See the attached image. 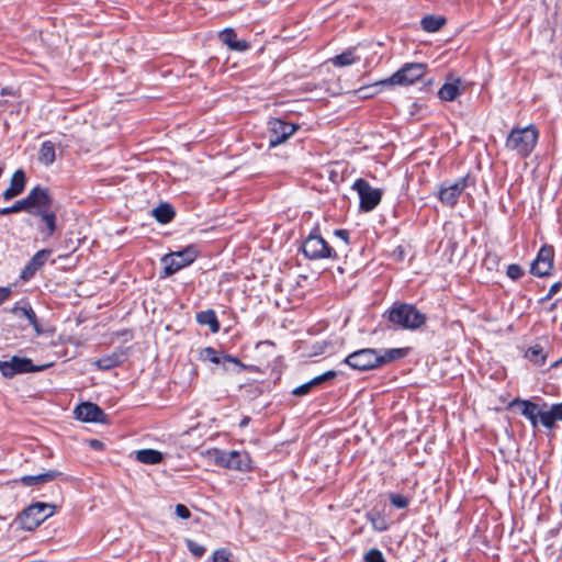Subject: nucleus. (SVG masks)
I'll return each mask as SVG.
<instances>
[{"mask_svg":"<svg viewBox=\"0 0 562 562\" xmlns=\"http://www.w3.org/2000/svg\"><path fill=\"white\" fill-rule=\"evenodd\" d=\"M151 215L158 223L167 224L173 220L176 212L171 204L164 202L153 209Z\"/></svg>","mask_w":562,"mask_h":562,"instance_id":"cd10ccee","label":"nucleus"},{"mask_svg":"<svg viewBox=\"0 0 562 562\" xmlns=\"http://www.w3.org/2000/svg\"><path fill=\"white\" fill-rule=\"evenodd\" d=\"M24 199L29 212L31 213L33 212V209L35 211L50 209L53 202V199L49 195L48 190L40 186L33 188Z\"/></svg>","mask_w":562,"mask_h":562,"instance_id":"f3484780","label":"nucleus"},{"mask_svg":"<svg viewBox=\"0 0 562 562\" xmlns=\"http://www.w3.org/2000/svg\"><path fill=\"white\" fill-rule=\"evenodd\" d=\"M200 358L204 361L207 360L212 363L221 364L225 371L232 370L239 373L248 368L238 358L217 351L213 347L203 348L200 352Z\"/></svg>","mask_w":562,"mask_h":562,"instance_id":"0eeeda50","label":"nucleus"},{"mask_svg":"<svg viewBox=\"0 0 562 562\" xmlns=\"http://www.w3.org/2000/svg\"><path fill=\"white\" fill-rule=\"evenodd\" d=\"M337 375L336 371L334 370H329L318 376H315L314 379H312L311 381H308L307 383L310 384V386L313 389L315 386H318L321 385L322 383L326 382V381H330L333 379H335Z\"/></svg>","mask_w":562,"mask_h":562,"instance_id":"4c0bfd02","label":"nucleus"},{"mask_svg":"<svg viewBox=\"0 0 562 562\" xmlns=\"http://www.w3.org/2000/svg\"><path fill=\"white\" fill-rule=\"evenodd\" d=\"M387 321L396 328L418 329L426 323V315L414 305L407 303H394L385 313Z\"/></svg>","mask_w":562,"mask_h":562,"instance_id":"f257e3e1","label":"nucleus"},{"mask_svg":"<svg viewBox=\"0 0 562 562\" xmlns=\"http://www.w3.org/2000/svg\"><path fill=\"white\" fill-rule=\"evenodd\" d=\"M232 552L226 548H221L214 551L212 561L213 562H231Z\"/></svg>","mask_w":562,"mask_h":562,"instance_id":"a19ab883","label":"nucleus"},{"mask_svg":"<svg viewBox=\"0 0 562 562\" xmlns=\"http://www.w3.org/2000/svg\"><path fill=\"white\" fill-rule=\"evenodd\" d=\"M420 24L424 31L434 33L446 24V19L441 15H426L422 19Z\"/></svg>","mask_w":562,"mask_h":562,"instance_id":"72a5a7b5","label":"nucleus"},{"mask_svg":"<svg viewBox=\"0 0 562 562\" xmlns=\"http://www.w3.org/2000/svg\"><path fill=\"white\" fill-rule=\"evenodd\" d=\"M366 518L371 522L374 531L384 532L390 527V522L382 510L372 509L366 514Z\"/></svg>","mask_w":562,"mask_h":562,"instance_id":"a878e982","label":"nucleus"},{"mask_svg":"<svg viewBox=\"0 0 562 562\" xmlns=\"http://www.w3.org/2000/svg\"><path fill=\"white\" fill-rule=\"evenodd\" d=\"M468 180L469 178L464 177L454 182H443L438 191V199L440 202L450 207L454 206L458 203L461 193L467 188Z\"/></svg>","mask_w":562,"mask_h":562,"instance_id":"f8f14e48","label":"nucleus"},{"mask_svg":"<svg viewBox=\"0 0 562 562\" xmlns=\"http://www.w3.org/2000/svg\"><path fill=\"white\" fill-rule=\"evenodd\" d=\"M299 128L297 125L280 119H271L268 122L269 146L276 147L284 143Z\"/></svg>","mask_w":562,"mask_h":562,"instance_id":"9b49d317","label":"nucleus"},{"mask_svg":"<svg viewBox=\"0 0 562 562\" xmlns=\"http://www.w3.org/2000/svg\"><path fill=\"white\" fill-rule=\"evenodd\" d=\"M220 40L227 45L229 49L236 52H245L249 48V44L245 40H237L236 32L233 29H226L220 33Z\"/></svg>","mask_w":562,"mask_h":562,"instance_id":"b1692460","label":"nucleus"},{"mask_svg":"<svg viewBox=\"0 0 562 562\" xmlns=\"http://www.w3.org/2000/svg\"><path fill=\"white\" fill-rule=\"evenodd\" d=\"M407 355V350L403 348L386 349L383 353H379L380 367L394 360L402 359Z\"/></svg>","mask_w":562,"mask_h":562,"instance_id":"f704fd0d","label":"nucleus"},{"mask_svg":"<svg viewBox=\"0 0 562 562\" xmlns=\"http://www.w3.org/2000/svg\"><path fill=\"white\" fill-rule=\"evenodd\" d=\"M38 161L45 166H50L55 159V145L50 140H45L38 151Z\"/></svg>","mask_w":562,"mask_h":562,"instance_id":"473e14b6","label":"nucleus"},{"mask_svg":"<svg viewBox=\"0 0 562 562\" xmlns=\"http://www.w3.org/2000/svg\"><path fill=\"white\" fill-rule=\"evenodd\" d=\"M216 461L224 468L238 471H249L251 469V459L247 452L228 451L221 452Z\"/></svg>","mask_w":562,"mask_h":562,"instance_id":"4468645a","label":"nucleus"},{"mask_svg":"<svg viewBox=\"0 0 562 562\" xmlns=\"http://www.w3.org/2000/svg\"><path fill=\"white\" fill-rule=\"evenodd\" d=\"M11 290L9 288H0V304L9 299Z\"/></svg>","mask_w":562,"mask_h":562,"instance_id":"09e8293b","label":"nucleus"},{"mask_svg":"<svg viewBox=\"0 0 562 562\" xmlns=\"http://www.w3.org/2000/svg\"><path fill=\"white\" fill-rule=\"evenodd\" d=\"M11 313L19 318H25L38 335L42 334V328L36 314L29 303L25 302L23 305L16 304L12 307Z\"/></svg>","mask_w":562,"mask_h":562,"instance_id":"4be33fe9","label":"nucleus"},{"mask_svg":"<svg viewBox=\"0 0 562 562\" xmlns=\"http://www.w3.org/2000/svg\"><path fill=\"white\" fill-rule=\"evenodd\" d=\"M187 548L196 558H201L205 553V548L193 540H187Z\"/></svg>","mask_w":562,"mask_h":562,"instance_id":"79ce46f5","label":"nucleus"},{"mask_svg":"<svg viewBox=\"0 0 562 562\" xmlns=\"http://www.w3.org/2000/svg\"><path fill=\"white\" fill-rule=\"evenodd\" d=\"M509 408L518 407L520 414L527 418L532 428L537 429L539 426V415L541 413V406L531 402L530 400H522L519 397L514 398L509 405Z\"/></svg>","mask_w":562,"mask_h":562,"instance_id":"dca6fc26","label":"nucleus"},{"mask_svg":"<svg viewBox=\"0 0 562 562\" xmlns=\"http://www.w3.org/2000/svg\"><path fill=\"white\" fill-rule=\"evenodd\" d=\"M364 562H385L383 553L379 549H370L364 555H363Z\"/></svg>","mask_w":562,"mask_h":562,"instance_id":"ea45409f","label":"nucleus"},{"mask_svg":"<svg viewBox=\"0 0 562 562\" xmlns=\"http://www.w3.org/2000/svg\"><path fill=\"white\" fill-rule=\"evenodd\" d=\"M548 352L540 344H535L525 352V358L536 366H543L547 360Z\"/></svg>","mask_w":562,"mask_h":562,"instance_id":"c85d7f7f","label":"nucleus"},{"mask_svg":"<svg viewBox=\"0 0 562 562\" xmlns=\"http://www.w3.org/2000/svg\"><path fill=\"white\" fill-rule=\"evenodd\" d=\"M562 420V402L552 404L549 406L547 403H542L541 413L539 415V424L544 428L552 429L557 422Z\"/></svg>","mask_w":562,"mask_h":562,"instance_id":"a211bd4d","label":"nucleus"},{"mask_svg":"<svg viewBox=\"0 0 562 562\" xmlns=\"http://www.w3.org/2000/svg\"><path fill=\"white\" fill-rule=\"evenodd\" d=\"M561 288H562V282L559 281V282L553 283L550 286L548 294L544 297H542L540 300V302L550 300L553 295H555L561 290Z\"/></svg>","mask_w":562,"mask_h":562,"instance_id":"c03bdc74","label":"nucleus"},{"mask_svg":"<svg viewBox=\"0 0 562 562\" xmlns=\"http://www.w3.org/2000/svg\"><path fill=\"white\" fill-rule=\"evenodd\" d=\"M126 359V352L123 349H117L111 355H105L95 361V366L103 371L113 369L122 364Z\"/></svg>","mask_w":562,"mask_h":562,"instance_id":"5701e85b","label":"nucleus"},{"mask_svg":"<svg viewBox=\"0 0 562 562\" xmlns=\"http://www.w3.org/2000/svg\"><path fill=\"white\" fill-rule=\"evenodd\" d=\"M90 447L95 449V450H99V449H101L103 447V443L101 441L97 440V439H92L90 441Z\"/></svg>","mask_w":562,"mask_h":562,"instance_id":"8fccbe9b","label":"nucleus"},{"mask_svg":"<svg viewBox=\"0 0 562 562\" xmlns=\"http://www.w3.org/2000/svg\"><path fill=\"white\" fill-rule=\"evenodd\" d=\"M32 214L38 216L44 223L45 228H43L42 232H45L47 237L53 236L57 228L55 212L50 211V209H45L34 211Z\"/></svg>","mask_w":562,"mask_h":562,"instance_id":"393cba45","label":"nucleus"},{"mask_svg":"<svg viewBox=\"0 0 562 562\" xmlns=\"http://www.w3.org/2000/svg\"><path fill=\"white\" fill-rule=\"evenodd\" d=\"M538 131L529 125L524 128H514L506 139V148L516 151L520 157H527L536 147Z\"/></svg>","mask_w":562,"mask_h":562,"instance_id":"f03ea898","label":"nucleus"},{"mask_svg":"<svg viewBox=\"0 0 562 562\" xmlns=\"http://www.w3.org/2000/svg\"><path fill=\"white\" fill-rule=\"evenodd\" d=\"M77 419L86 423H101L108 422L106 414L94 403L85 402L75 408Z\"/></svg>","mask_w":562,"mask_h":562,"instance_id":"2eb2a0df","label":"nucleus"},{"mask_svg":"<svg viewBox=\"0 0 562 562\" xmlns=\"http://www.w3.org/2000/svg\"><path fill=\"white\" fill-rule=\"evenodd\" d=\"M506 273L512 280H518L524 276V269L517 263H512L507 267Z\"/></svg>","mask_w":562,"mask_h":562,"instance_id":"37998d69","label":"nucleus"},{"mask_svg":"<svg viewBox=\"0 0 562 562\" xmlns=\"http://www.w3.org/2000/svg\"><path fill=\"white\" fill-rule=\"evenodd\" d=\"M352 189L357 191L360 198V209L364 212L374 210L381 202L382 191L372 188L369 182L362 178L353 182Z\"/></svg>","mask_w":562,"mask_h":562,"instance_id":"6e6552de","label":"nucleus"},{"mask_svg":"<svg viewBox=\"0 0 562 562\" xmlns=\"http://www.w3.org/2000/svg\"><path fill=\"white\" fill-rule=\"evenodd\" d=\"M553 247L550 245L542 246L531 263L530 273L540 278L550 276L553 269Z\"/></svg>","mask_w":562,"mask_h":562,"instance_id":"ddd939ff","label":"nucleus"},{"mask_svg":"<svg viewBox=\"0 0 562 562\" xmlns=\"http://www.w3.org/2000/svg\"><path fill=\"white\" fill-rule=\"evenodd\" d=\"M13 94H14V92L10 88H2L1 89V95H13Z\"/></svg>","mask_w":562,"mask_h":562,"instance_id":"3c124183","label":"nucleus"},{"mask_svg":"<svg viewBox=\"0 0 562 562\" xmlns=\"http://www.w3.org/2000/svg\"><path fill=\"white\" fill-rule=\"evenodd\" d=\"M44 367L33 364L29 358H21L13 356L8 361L0 360V372L5 379H11L16 374H23L29 372H38Z\"/></svg>","mask_w":562,"mask_h":562,"instance_id":"9d476101","label":"nucleus"},{"mask_svg":"<svg viewBox=\"0 0 562 562\" xmlns=\"http://www.w3.org/2000/svg\"><path fill=\"white\" fill-rule=\"evenodd\" d=\"M389 499L396 508H406L409 504V499L402 494L391 493Z\"/></svg>","mask_w":562,"mask_h":562,"instance_id":"58836bf2","label":"nucleus"},{"mask_svg":"<svg viewBox=\"0 0 562 562\" xmlns=\"http://www.w3.org/2000/svg\"><path fill=\"white\" fill-rule=\"evenodd\" d=\"M312 387L310 386V384L306 382L300 386H297L296 389L293 390V395H296V396H303V395H306L311 392Z\"/></svg>","mask_w":562,"mask_h":562,"instance_id":"49530a36","label":"nucleus"},{"mask_svg":"<svg viewBox=\"0 0 562 562\" xmlns=\"http://www.w3.org/2000/svg\"><path fill=\"white\" fill-rule=\"evenodd\" d=\"M196 322L200 325H206L213 334L220 330V322L213 310H206L196 314Z\"/></svg>","mask_w":562,"mask_h":562,"instance_id":"c756f323","label":"nucleus"},{"mask_svg":"<svg viewBox=\"0 0 562 562\" xmlns=\"http://www.w3.org/2000/svg\"><path fill=\"white\" fill-rule=\"evenodd\" d=\"M176 515L182 519H188L191 516L189 508L182 504L176 505Z\"/></svg>","mask_w":562,"mask_h":562,"instance_id":"a18cd8bd","label":"nucleus"},{"mask_svg":"<svg viewBox=\"0 0 562 562\" xmlns=\"http://www.w3.org/2000/svg\"><path fill=\"white\" fill-rule=\"evenodd\" d=\"M379 86H387V83H381V81H379L371 86L361 87L357 90V93L360 98H363V99L373 97L374 94H376L379 92V90H378Z\"/></svg>","mask_w":562,"mask_h":562,"instance_id":"c9c22d12","label":"nucleus"},{"mask_svg":"<svg viewBox=\"0 0 562 562\" xmlns=\"http://www.w3.org/2000/svg\"><path fill=\"white\" fill-rule=\"evenodd\" d=\"M426 67L420 63H412L404 65L400 70L393 74L390 78L381 80V83H387V86H409L415 81L423 78L425 75Z\"/></svg>","mask_w":562,"mask_h":562,"instance_id":"39448f33","label":"nucleus"},{"mask_svg":"<svg viewBox=\"0 0 562 562\" xmlns=\"http://www.w3.org/2000/svg\"><path fill=\"white\" fill-rule=\"evenodd\" d=\"M360 57L356 56L355 48H349L339 55L330 58L329 61L336 67H346L359 61Z\"/></svg>","mask_w":562,"mask_h":562,"instance_id":"7c9ffc66","label":"nucleus"},{"mask_svg":"<svg viewBox=\"0 0 562 562\" xmlns=\"http://www.w3.org/2000/svg\"><path fill=\"white\" fill-rule=\"evenodd\" d=\"M196 257L198 250L194 246H188L180 251L170 252L164 256L161 260L165 265L166 276L175 274L180 269L192 263Z\"/></svg>","mask_w":562,"mask_h":562,"instance_id":"423d86ee","label":"nucleus"},{"mask_svg":"<svg viewBox=\"0 0 562 562\" xmlns=\"http://www.w3.org/2000/svg\"><path fill=\"white\" fill-rule=\"evenodd\" d=\"M50 254L52 251L48 249H42L37 251L24 267L20 278L24 281H27L34 277L37 270H40L45 265Z\"/></svg>","mask_w":562,"mask_h":562,"instance_id":"6ab92c4d","label":"nucleus"},{"mask_svg":"<svg viewBox=\"0 0 562 562\" xmlns=\"http://www.w3.org/2000/svg\"><path fill=\"white\" fill-rule=\"evenodd\" d=\"M335 236L341 238L347 245L349 244V232L346 229H336Z\"/></svg>","mask_w":562,"mask_h":562,"instance_id":"de8ad7c7","label":"nucleus"},{"mask_svg":"<svg viewBox=\"0 0 562 562\" xmlns=\"http://www.w3.org/2000/svg\"><path fill=\"white\" fill-rule=\"evenodd\" d=\"M302 251L311 260L337 257L334 248L317 233V228L303 241Z\"/></svg>","mask_w":562,"mask_h":562,"instance_id":"20e7f679","label":"nucleus"},{"mask_svg":"<svg viewBox=\"0 0 562 562\" xmlns=\"http://www.w3.org/2000/svg\"><path fill=\"white\" fill-rule=\"evenodd\" d=\"M250 418L249 417H244L240 423H239V426L243 428V427H246L249 423Z\"/></svg>","mask_w":562,"mask_h":562,"instance_id":"603ef678","label":"nucleus"},{"mask_svg":"<svg viewBox=\"0 0 562 562\" xmlns=\"http://www.w3.org/2000/svg\"><path fill=\"white\" fill-rule=\"evenodd\" d=\"M380 357L375 349L367 348L355 351L345 358L344 362L352 369L368 371L380 368Z\"/></svg>","mask_w":562,"mask_h":562,"instance_id":"1a4fd4ad","label":"nucleus"},{"mask_svg":"<svg viewBox=\"0 0 562 562\" xmlns=\"http://www.w3.org/2000/svg\"><path fill=\"white\" fill-rule=\"evenodd\" d=\"M26 176L22 169L16 170L11 178L10 187L3 192V199L9 201L20 195L25 188Z\"/></svg>","mask_w":562,"mask_h":562,"instance_id":"aec40b11","label":"nucleus"},{"mask_svg":"<svg viewBox=\"0 0 562 562\" xmlns=\"http://www.w3.org/2000/svg\"><path fill=\"white\" fill-rule=\"evenodd\" d=\"M21 211L29 212L25 199L16 201L13 205H11L9 207L0 209V215H9V214L18 213Z\"/></svg>","mask_w":562,"mask_h":562,"instance_id":"e433bc0d","label":"nucleus"},{"mask_svg":"<svg viewBox=\"0 0 562 562\" xmlns=\"http://www.w3.org/2000/svg\"><path fill=\"white\" fill-rule=\"evenodd\" d=\"M60 477H65L63 472L48 470L47 472L37 475H24L20 479V482L25 486L43 485Z\"/></svg>","mask_w":562,"mask_h":562,"instance_id":"412c9836","label":"nucleus"},{"mask_svg":"<svg viewBox=\"0 0 562 562\" xmlns=\"http://www.w3.org/2000/svg\"><path fill=\"white\" fill-rule=\"evenodd\" d=\"M557 304L553 303L552 306H551V310L555 308Z\"/></svg>","mask_w":562,"mask_h":562,"instance_id":"864d4df0","label":"nucleus"},{"mask_svg":"<svg viewBox=\"0 0 562 562\" xmlns=\"http://www.w3.org/2000/svg\"><path fill=\"white\" fill-rule=\"evenodd\" d=\"M55 506L48 503H35L26 507L20 515V522L23 529L34 530L43 521L53 516Z\"/></svg>","mask_w":562,"mask_h":562,"instance_id":"7ed1b4c3","label":"nucleus"},{"mask_svg":"<svg viewBox=\"0 0 562 562\" xmlns=\"http://www.w3.org/2000/svg\"><path fill=\"white\" fill-rule=\"evenodd\" d=\"M162 459V453L158 450L143 449L136 451V460L144 464H158Z\"/></svg>","mask_w":562,"mask_h":562,"instance_id":"2f4dec72","label":"nucleus"},{"mask_svg":"<svg viewBox=\"0 0 562 562\" xmlns=\"http://www.w3.org/2000/svg\"><path fill=\"white\" fill-rule=\"evenodd\" d=\"M461 80L459 78L451 82H446L438 91V95L443 101H453L461 94Z\"/></svg>","mask_w":562,"mask_h":562,"instance_id":"bb28decb","label":"nucleus"}]
</instances>
